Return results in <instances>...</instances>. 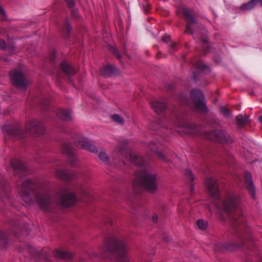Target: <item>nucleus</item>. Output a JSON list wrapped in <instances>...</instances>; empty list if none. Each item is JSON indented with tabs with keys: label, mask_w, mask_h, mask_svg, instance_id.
Wrapping results in <instances>:
<instances>
[{
	"label": "nucleus",
	"mask_w": 262,
	"mask_h": 262,
	"mask_svg": "<svg viewBox=\"0 0 262 262\" xmlns=\"http://www.w3.org/2000/svg\"><path fill=\"white\" fill-rule=\"evenodd\" d=\"M205 184L212 198V203L219 210H223L229 213L232 225L233 226L241 225L240 231L245 228V225H241L245 221V217L239 208V196L234 192H229L224 199L220 197V191L216 182L210 178H207Z\"/></svg>",
	"instance_id": "nucleus-1"
},
{
	"label": "nucleus",
	"mask_w": 262,
	"mask_h": 262,
	"mask_svg": "<svg viewBox=\"0 0 262 262\" xmlns=\"http://www.w3.org/2000/svg\"><path fill=\"white\" fill-rule=\"evenodd\" d=\"M130 161L141 168L136 172L135 182L140 185H143L151 192H155L158 188L156 174L151 171L148 165L145 164L143 159L139 157L134 151H130L129 155Z\"/></svg>",
	"instance_id": "nucleus-2"
},
{
	"label": "nucleus",
	"mask_w": 262,
	"mask_h": 262,
	"mask_svg": "<svg viewBox=\"0 0 262 262\" xmlns=\"http://www.w3.org/2000/svg\"><path fill=\"white\" fill-rule=\"evenodd\" d=\"M35 187V184L30 180H27L18 186L19 194L25 203L28 204L35 203L42 209L47 211L48 206L51 203L49 193L47 190L35 192V200L30 196V190Z\"/></svg>",
	"instance_id": "nucleus-3"
},
{
	"label": "nucleus",
	"mask_w": 262,
	"mask_h": 262,
	"mask_svg": "<svg viewBox=\"0 0 262 262\" xmlns=\"http://www.w3.org/2000/svg\"><path fill=\"white\" fill-rule=\"evenodd\" d=\"M101 250L105 253L117 254L121 258V262H130L125 257L126 248L124 244L114 236L107 238L104 241Z\"/></svg>",
	"instance_id": "nucleus-4"
},
{
	"label": "nucleus",
	"mask_w": 262,
	"mask_h": 262,
	"mask_svg": "<svg viewBox=\"0 0 262 262\" xmlns=\"http://www.w3.org/2000/svg\"><path fill=\"white\" fill-rule=\"evenodd\" d=\"M26 129L30 135L38 137L45 133V128L42 123L36 119H32L26 123Z\"/></svg>",
	"instance_id": "nucleus-5"
},
{
	"label": "nucleus",
	"mask_w": 262,
	"mask_h": 262,
	"mask_svg": "<svg viewBox=\"0 0 262 262\" xmlns=\"http://www.w3.org/2000/svg\"><path fill=\"white\" fill-rule=\"evenodd\" d=\"M191 95L193 98L195 108L202 113H206L207 108L202 93L198 90H193L191 92Z\"/></svg>",
	"instance_id": "nucleus-6"
},
{
	"label": "nucleus",
	"mask_w": 262,
	"mask_h": 262,
	"mask_svg": "<svg viewBox=\"0 0 262 262\" xmlns=\"http://www.w3.org/2000/svg\"><path fill=\"white\" fill-rule=\"evenodd\" d=\"M161 126L164 128H169L173 129L177 132L180 133H191V126L188 124H184L182 121L178 120L177 122H173V121H168L167 125H161Z\"/></svg>",
	"instance_id": "nucleus-7"
},
{
	"label": "nucleus",
	"mask_w": 262,
	"mask_h": 262,
	"mask_svg": "<svg viewBox=\"0 0 262 262\" xmlns=\"http://www.w3.org/2000/svg\"><path fill=\"white\" fill-rule=\"evenodd\" d=\"M59 196L60 197L61 204L64 207H70L73 205L77 201L75 195L71 192L66 187L61 188Z\"/></svg>",
	"instance_id": "nucleus-8"
},
{
	"label": "nucleus",
	"mask_w": 262,
	"mask_h": 262,
	"mask_svg": "<svg viewBox=\"0 0 262 262\" xmlns=\"http://www.w3.org/2000/svg\"><path fill=\"white\" fill-rule=\"evenodd\" d=\"M11 79L13 84L21 90H25L27 87L26 79L21 72L13 71L11 73Z\"/></svg>",
	"instance_id": "nucleus-9"
},
{
	"label": "nucleus",
	"mask_w": 262,
	"mask_h": 262,
	"mask_svg": "<svg viewBox=\"0 0 262 262\" xmlns=\"http://www.w3.org/2000/svg\"><path fill=\"white\" fill-rule=\"evenodd\" d=\"M74 141L77 146L79 148L84 149L95 154L98 152L97 147L90 143L86 138L82 136L77 135Z\"/></svg>",
	"instance_id": "nucleus-10"
},
{
	"label": "nucleus",
	"mask_w": 262,
	"mask_h": 262,
	"mask_svg": "<svg viewBox=\"0 0 262 262\" xmlns=\"http://www.w3.org/2000/svg\"><path fill=\"white\" fill-rule=\"evenodd\" d=\"M181 11L187 21L186 32L193 34L194 33L193 28L196 25V23L195 19L191 15L192 10L183 7L181 9Z\"/></svg>",
	"instance_id": "nucleus-11"
},
{
	"label": "nucleus",
	"mask_w": 262,
	"mask_h": 262,
	"mask_svg": "<svg viewBox=\"0 0 262 262\" xmlns=\"http://www.w3.org/2000/svg\"><path fill=\"white\" fill-rule=\"evenodd\" d=\"M206 137L215 142L224 143L229 141L228 135L227 133L220 130L211 131Z\"/></svg>",
	"instance_id": "nucleus-12"
},
{
	"label": "nucleus",
	"mask_w": 262,
	"mask_h": 262,
	"mask_svg": "<svg viewBox=\"0 0 262 262\" xmlns=\"http://www.w3.org/2000/svg\"><path fill=\"white\" fill-rule=\"evenodd\" d=\"M63 154L67 155L68 161L71 164H73L76 161L74 149L68 144H64L62 147Z\"/></svg>",
	"instance_id": "nucleus-13"
},
{
	"label": "nucleus",
	"mask_w": 262,
	"mask_h": 262,
	"mask_svg": "<svg viewBox=\"0 0 262 262\" xmlns=\"http://www.w3.org/2000/svg\"><path fill=\"white\" fill-rule=\"evenodd\" d=\"M244 177L245 180V183L247 188L248 189L252 198H255V189L253 181L252 180L251 174L246 171L244 173Z\"/></svg>",
	"instance_id": "nucleus-14"
},
{
	"label": "nucleus",
	"mask_w": 262,
	"mask_h": 262,
	"mask_svg": "<svg viewBox=\"0 0 262 262\" xmlns=\"http://www.w3.org/2000/svg\"><path fill=\"white\" fill-rule=\"evenodd\" d=\"M5 132V136L10 138H21L24 137L20 134V130L19 128H7L6 127H4L3 128Z\"/></svg>",
	"instance_id": "nucleus-15"
},
{
	"label": "nucleus",
	"mask_w": 262,
	"mask_h": 262,
	"mask_svg": "<svg viewBox=\"0 0 262 262\" xmlns=\"http://www.w3.org/2000/svg\"><path fill=\"white\" fill-rule=\"evenodd\" d=\"M117 70V68L116 67H113L110 64L104 66L100 69V72L104 77L111 76L115 74Z\"/></svg>",
	"instance_id": "nucleus-16"
},
{
	"label": "nucleus",
	"mask_w": 262,
	"mask_h": 262,
	"mask_svg": "<svg viewBox=\"0 0 262 262\" xmlns=\"http://www.w3.org/2000/svg\"><path fill=\"white\" fill-rule=\"evenodd\" d=\"M57 115L59 118L64 121H69L72 119V116L69 111L59 108L57 111Z\"/></svg>",
	"instance_id": "nucleus-17"
},
{
	"label": "nucleus",
	"mask_w": 262,
	"mask_h": 262,
	"mask_svg": "<svg viewBox=\"0 0 262 262\" xmlns=\"http://www.w3.org/2000/svg\"><path fill=\"white\" fill-rule=\"evenodd\" d=\"M10 165L11 168L13 169L16 173L23 172L25 169V167L21 162L17 160L14 159L12 160Z\"/></svg>",
	"instance_id": "nucleus-18"
},
{
	"label": "nucleus",
	"mask_w": 262,
	"mask_h": 262,
	"mask_svg": "<svg viewBox=\"0 0 262 262\" xmlns=\"http://www.w3.org/2000/svg\"><path fill=\"white\" fill-rule=\"evenodd\" d=\"M55 255L56 257L60 259L69 260L71 259L74 255L73 253L66 251L56 250L55 251Z\"/></svg>",
	"instance_id": "nucleus-19"
},
{
	"label": "nucleus",
	"mask_w": 262,
	"mask_h": 262,
	"mask_svg": "<svg viewBox=\"0 0 262 262\" xmlns=\"http://www.w3.org/2000/svg\"><path fill=\"white\" fill-rule=\"evenodd\" d=\"M61 67L62 70L69 76H73L75 73L76 71L74 68L69 63L67 62H62L61 63Z\"/></svg>",
	"instance_id": "nucleus-20"
},
{
	"label": "nucleus",
	"mask_w": 262,
	"mask_h": 262,
	"mask_svg": "<svg viewBox=\"0 0 262 262\" xmlns=\"http://www.w3.org/2000/svg\"><path fill=\"white\" fill-rule=\"evenodd\" d=\"M151 105L155 111L158 114L162 112L166 107L165 104L160 101H154L151 102Z\"/></svg>",
	"instance_id": "nucleus-21"
},
{
	"label": "nucleus",
	"mask_w": 262,
	"mask_h": 262,
	"mask_svg": "<svg viewBox=\"0 0 262 262\" xmlns=\"http://www.w3.org/2000/svg\"><path fill=\"white\" fill-rule=\"evenodd\" d=\"M256 5V0H250L247 3L243 4L240 7V11H248L254 8Z\"/></svg>",
	"instance_id": "nucleus-22"
},
{
	"label": "nucleus",
	"mask_w": 262,
	"mask_h": 262,
	"mask_svg": "<svg viewBox=\"0 0 262 262\" xmlns=\"http://www.w3.org/2000/svg\"><path fill=\"white\" fill-rule=\"evenodd\" d=\"M56 175L59 178L64 180H70L72 178V176H70V173L64 170H57Z\"/></svg>",
	"instance_id": "nucleus-23"
},
{
	"label": "nucleus",
	"mask_w": 262,
	"mask_h": 262,
	"mask_svg": "<svg viewBox=\"0 0 262 262\" xmlns=\"http://www.w3.org/2000/svg\"><path fill=\"white\" fill-rule=\"evenodd\" d=\"M99 157L102 162L106 164L109 163L108 157L104 151L100 152Z\"/></svg>",
	"instance_id": "nucleus-24"
},
{
	"label": "nucleus",
	"mask_w": 262,
	"mask_h": 262,
	"mask_svg": "<svg viewBox=\"0 0 262 262\" xmlns=\"http://www.w3.org/2000/svg\"><path fill=\"white\" fill-rule=\"evenodd\" d=\"M162 39L164 42H166V43L172 48H174L176 46V44L174 42H172L168 35L163 37Z\"/></svg>",
	"instance_id": "nucleus-25"
},
{
	"label": "nucleus",
	"mask_w": 262,
	"mask_h": 262,
	"mask_svg": "<svg viewBox=\"0 0 262 262\" xmlns=\"http://www.w3.org/2000/svg\"><path fill=\"white\" fill-rule=\"evenodd\" d=\"M196 225L201 230H204L207 228L208 224L203 220H199L196 222Z\"/></svg>",
	"instance_id": "nucleus-26"
},
{
	"label": "nucleus",
	"mask_w": 262,
	"mask_h": 262,
	"mask_svg": "<svg viewBox=\"0 0 262 262\" xmlns=\"http://www.w3.org/2000/svg\"><path fill=\"white\" fill-rule=\"evenodd\" d=\"M111 118L114 121L120 124H123L124 123V120L123 118L119 115H113L112 116Z\"/></svg>",
	"instance_id": "nucleus-27"
},
{
	"label": "nucleus",
	"mask_w": 262,
	"mask_h": 262,
	"mask_svg": "<svg viewBox=\"0 0 262 262\" xmlns=\"http://www.w3.org/2000/svg\"><path fill=\"white\" fill-rule=\"evenodd\" d=\"M220 112L221 114L226 117H229L231 115V113L229 110L225 106H221L220 108Z\"/></svg>",
	"instance_id": "nucleus-28"
},
{
	"label": "nucleus",
	"mask_w": 262,
	"mask_h": 262,
	"mask_svg": "<svg viewBox=\"0 0 262 262\" xmlns=\"http://www.w3.org/2000/svg\"><path fill=\"white\" fill-rule=\"evenodd\" d=\"M185 177L188 181H192L194 179V176L192 171L189 169H187L185 172Z\"/></svg>",
	"instance_id": "nucleus-29"
},
{
	"label": "nucleus",
	"mask_w": 262,
	"mask_h": 262,
	"mask_svg": "<svg viewBox=\"0 0 262 262\" xmlns=\"http://www.w3.org/2000/svg\"><path fill=\"white\" fill-rule=\"evenodd\" d=\"M195 67L199 71H204L206 68L207 66L203 63L202 62H199L195 65Z\"/></svg>",
	"instance_id": "nucleus-30"
},
{
	"label": "nucleus",
	"mask_w": 262,
	"mask_h": 262,
	"mask_svg": "<svg viewBox=\"0 0 262 262\" xmlns=\"http://www.w3.org/2000/svg\"><path fill=\"white\" fill-rule=\"evenodd\" d=\"M71 29V27L69 24L68 20H67L65 22V24L63 27V29L65 30V31L67 32V34H69L70 33Z\"/></svg>",
	"instance_id": "nucleus-31"
},
{
	"label": "nucleus",
	"mask_w": 262,
	"mask_h": 262,
	"mask_svg": "<svg viewBox=\"0 0 262 262\" xmlns=\"http://www.w3.org/2000/svg\"><path fill=\"white\" fill-rule=\"evenodd\" d=\"M237 120L238 122L245 123L247 122V119L246 118L244 117L242 115H239L237 116Z\"/></svg>",
	"instance_id": "nucleus-32"
},
{
	"label": "nucleus",
	"mask_w": 262,
	"mask_h": 262,
	"mask_svg": "<svg viewBox=\"0 0 262 262\" xmlns=\"http://www.w3.org/2000/svg\"><path fill=\"white\" fill-rule=\"evenodd\" d=\"M109 49H110V51L113 52L119 59L120 58V56L119 54V53L116 48L111 47Z\"/></svg>",
	"instance_id": "nucleus-33"
},
{
	"label": "nucleus",
	"mask_w": 262,
	"mask_h": 262,
	"mask_svg": "<svg viewBox=\"0 0 262 262\" xmlns=\"http://www.w3.org/2000/svg\"><path fill=\"white\" fill-rule=\"evenodd\" d=\"M71 11H72V15L74 17L77 18L79 17V15L78 10H77V9L73 8Z\"/></svg>",
	"instance_id": "nucleus-34"
},
{
	"label": "nucleus",
	"mask_w": 262,
	"mask_h": 262,
	"mask_svg": "<svg viewBox=\"0 0 262 262\" xmlns=\"http://www.w3.org/2000/svg\"><path fill=\"white\" fill-rule=\"evenodd\" d=\"M66 4L70 8H73L75 4L73 0H65Z\"/></svg>",
	"instance_id": "nucleus-35"
},
{
	"label": "nucleus",
	"mask_w": 262,
	"mask_h": 262,
	"mask_svg": "<svg viewBox=\"0 0 262 262\" xmlns=\"http://www.w3.org/2000/svg\"><path fill=\"white\" fill-rule=\"evenodd\" d=\"M50 104V102L48 101H43L42 102L41 107L43 109L47 110L48 106Z\"/></svg>",
	"instance_id": "nucleus-36"
},
{
	"label": "nucleus",
	"mask_w": 262,
	"mask_h": 262,
	"mask_svg": "<svg viewBox=\"0 0 262 262\" xmlns=\"http://www.w3.org/2000/svg\"><path fill=\"white\" fill-rule=\"evenodd\" d=\"M157 154L159 156V158L161 160L166 161L167 162H169V161L167 160L165 157V156L163 155V154L161 152H157Z\"/></svg>",
	"instance_id": "nucleus-37"
},
{
	"label": "nucleus",
	"mask_w": 262,
	"mask_h": 262,
	"mask_svg": "<svg viewBox=\"0 0 262 262\" xmlns=\"http://www.w3.org/2000/svg\"><path fill=\"white\" fill-rule=\"evenodd\" d=\"M6 46L5 41L0 39V49L4 50L6 48Z\"/></svg>",
	"instance_id": "nucleus-38"
},
{
	"label": "nucleus",
	"mask_w": 262,
	"mask_h": 262,
	"mask_svg": "<svg viewBox=\"0 0 262 262\" xmlns=\"http://www.w3.org/2000/svg\"><path fill=\"white\" fill-rule=\"evenodd\" d=\"M152 220L154 222H157L158 220V215L157 214H154L152 216Z\"/></svg>",
	"instance_id": "nucleus-39"
},
{
	"label": "nucleus",
	"mask_w": 262,
	"mask_h": 262,
	"mask_svg": "<svg viewBox=\"0 0 262 262\" xmlns=\"http://www.w3.org/2000/svg\"><path fill=\"white\" fill-rule=\"evenodd\" d=\"M0 14H2L3 15H5V11L4 9L0 6Z\"/></svg>",
	"instance_id": "nucleus-40"
},
{
	"label": "nucleus",
	"mask_w": 262,
	"mask_h": 262,
	"mask_svg": "<svg viewBox=\"0 0 262 262\" xmlns=\"http://www.w3.org/2000/svg\"><path fill=\"white\" fill-rule=\"evenodd\" d=\"M4 237V233L2 231L0 230V241Z\"/></svg>",
	"instance_id": "nucleus-41"
},
{
	"label": "nucleus",
	"mask_w": 262,
	"mask_h": 262,
	"mask_svg": "<svg viewBox=\"0 0 262 262\" xmlns=\"http://www.w3.org/2000/svg\"><path fill=\"white\" fill-rule=\"evenodd\" d=\"M259 2L260 6L262 7V0H256V4Z\"/></svg>",
	"instance_id": "nucleus-42"
},
{
	"label": "nucleus",
	"mask_w": 262,
	"mask_h": 262,
	"mask_svg": "<svg viewBox=\"0 0 262 262\" xmlns=\"http://www.w3.org/2000/svg\"><path fill=\"white\" fill-rule=\"evenodd\" d=\"M202 41H203L204 43H205L206 45H207V39H204V40H202Z\"/></svg>",
	"instance_id": "nucleus-43"
},
{
	"label": "nucleus",
	"mask_w": 262,
	"mask_h": 262,
	"mask_svg": "<svg viewBox=\"0 0 262 262\" xmlns=\"http://www.w3.org/2000/svg\"><path fill=\"white\" fill-rule=\"evenodd\" d=\"M258 120L261 123H262V116L259 117Z\"/></svg>",
	"instance_id": "nucleus-44"
},
{
	"label": "nucleus",
	"mask_w": 262,
	"mask_h": 262,
	"mask_svg": "<svg viewBox=\"0 0 262 262\" xmlns=\"http://www.w3.org/2000/svg\"><path fill=\"white\" fill-rule=\"evenodd\" d=\"M151 145H152L151 144ZM149 147L151 149V150H154V149L152 147H151V146H150V145L149 146Z\"/></svg>",
	"instance_id": "nucleus-45"
},
{
	"label": "nucleus",
	"mask_w": 262,
	"mask_h": 262,
	"mask_svg": "<svg viewBox=\"0 0 262 262\" xmlns=\"http://www.w3.org/2000/svg\"><path fill=\"white\" fill-rule=\"evenodd\" d=\"M242 238H245V235H243Z\"/></svg>",
	"instance_id": "nucleus-46"
},
{
	"label": "nucleus",
	"mask_w": 262,
	"mask_h": 262,
	"mask_svg": "<svg viewBox=\"0 0 262 262\" xmlns=\"http://www.w3.org/2000/svg\"><path fill=\"white\" fill-rule=\"evenodd\" d=\"M245 232H246V233H245L246 234H248V233L247 232V231H245Z\"/></svg>",
	"instance_id": "nucleus-47"
},
{
	"label": "nucleus",
	"mask_w": 262,
	"mask_h": 262,
	"mask_svg": "<svg viewBox=\"0 0 262 262\" xmlns=\"http://www.w3.org/2000/svg\"><path fill=\"white\" fill-rule=\"evenodd\" d=\"M261 262H262V259H261Z\"/></svg>",
	"instance_id": "nucleus-48"
}]
</instances>
